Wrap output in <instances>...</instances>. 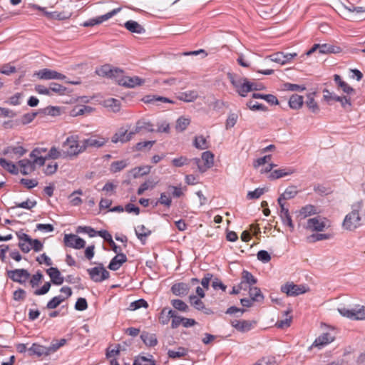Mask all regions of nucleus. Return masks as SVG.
<instances>
[{
	"mask_svg": "<svg viewBox=\"0 0 365 365\" xmlns=\"http://www.w3.org/2000/svg\"><path fill=\"white\" fill-rule=\"evenodd\" d=\"M242 279L241 285L244 283L248 284L250 287L255 284L257 282V279L252 275V273L247 270H244L242 273Z\"/></svg>",
	"mask_w": 365,
	"mask_h": 365,
	"instance_id": "obj_40",
	"label": "nucleus"
},
{
	"mask_svg": "<svg viewBox=\"0 0 365 365\" xmlns=\"http://www.w3.org/2000/svg\"><path fill=\"white\" fill-rule=\"evenodd\" d=\"M173 314V311L171 309L168 310L166 308H164L160 316V322L163 324H168L170 322V319L172 318Z\"/></svg>",
	"mask_w": 365,
	"mask_h": 365,
	"instance_id": "obj_49",
	"label": "nucleus"
},
{
	"mask_svg": "<svg viewBox=\"0 0 365 365\" xmlns=\"http://www.w3.org/2000/svg\"><path fill=\"white\" fill-rule=\"evenodd\" d=\"M291 312V310H287L284 312V315L286 316L284 319L279 320L276 323V327L279 329H284L286 327H289L291 324L292 317H288V314Z\"/></svg>",
	"mask_w": 365,
	"mask_h": 365,
	"instance_id": "obj_47",
	"label": "nucleus"
},
{
	"mask_svg": "<svg viewBox=\"0 0 365 365\" xmlns=\"http://www.w3.org/2000/svg\"><path fill=\"white\" fill-rule=\"evenodd\" d=\"M171 304L173 307L178 310L182 312H187L188 310V306L180 299H173Z\"/></svg>",
	"mask_w": 365,
	"mask_h": 365,
	"instance_id": "obj_61",
	"label": "nucleus"
},
{
	"mask_svg": "<svg viewBox=\"0 0 365 365\" xmlns=\"http://www.w3.org/2000/svg\"><path fill=\"white\" fill-rule=\"evenodd\" d=\"M108 141V139L102 136H91L89 138L83 140L85 150L88 148H99L104 146Z\"/></svg>",
	"mask_w": 365,
	"mask_h": 365,
	"instance_id": "obj_16",
	"label": "nucleus"
},
{
	"mask_svg": "<svg viewBox=\"0 0 365 365\" xmlns=\"http://www.w3.org/2000/svg\"><path fill=\"white\" fill-rule=\"evenodd\" d=\"M120 69L112 68L110 65H103L101 68L96 69V73L99 76L113 78L117 81V78L120 76Z\"/></svg>",
	"mask_w": 365,
	"mask_h": 365,
	"instance_id": "obj_11",
	"label": "nucleus"
},
{
	"mask_svg": "<svg viewBox=\"0 0 365 365\" xmlns=\"http://www.w3.org/2000/svg\"><path fill=\"white\" fill-rule=\"evenodd\" d=\"M63 156L73 158L78 155L85 151L83 140L79 142L78 135H73L68 136L63 143Z\"/></svg>",
	"mask_w": 365,
	"mask_h": 365,
	"instance_id": "obj_2",
	"label": "nucleus"
},
{
	"mask_svg": "<svg viewBox=\"0 0 365 365\" xmlns=\"http://www.w3.org/2000/svg\"><path fill=\"white\" fill-rule=\"evenodd\" d=\"M133 365H155L154 360L152 359V356L148 358L144 356H138L135 358Z\"/></svg>",
	"mask_w": 365,
	"mask_h": 365,
	"instance_id": "obj_45",
	"label": "nucleus"
},
{
	"mask_svg": "<svg viewBox=\"0 0 365 365\" xmlns=\"http://www.w3.org/2000/svg\"><path fill=\"white\" fill-rule=\"evenodd\" d=\"M168 354L173 359L180 358L187 354V350L183 347H179L177 350H169Z\"/></svg>",
	"mask_w": 365,
	"mask_h": 365,
	"instance_id": "obj_58",
	"label": "nucleus"
},
{
	"mask_svg": "<svg viewBox=\"0 0 365 365\" xmlns=\"http://www.w3.org/2000/svg\"><path fill=\"white\" fill-rule=\"evenodd\" d=\"M304 103V99L302 96L294 94L291 96L289 101V106L292 109H299Z\"/></svg>",
	"mask_w": 365,
	"mask_h": 365,
	"instance_id": "obj_36",
	"label": "nucleus"
},
{
	"mask_svg": "<svg viewBox=\"0 0 365 365\" xmlns=\"http://www.w3.org/2000/svg\"><path fill=\"white\" fill-rule=\"evenodd\" d=\"M142 101L145 103L153 104L159 106L161 103H173V101L168 98L155 96V95H147L143 97Z\"/></svg>",
	"mask_w": 365,
	"mask_h": 365,
	"instance_id": "obj_22",
	"label": "nucleus"
},
{
	"mask_svg": "<svg viewBox=\"0 0 365 365\" xmlns=\"http://www.w3.org/2000/svg\"><path fill=\"white\" fill-rule=\"evenodd\" d=\"M148 304L147 302L143 299L136 300L135 302H133L129 305V309L131 311H135L136 309H138L141 307H148Z\"/></svg>",
	"mask_w": 365,
	"mask_h": 365,
	"instance_id": "obj_59",
	"label": "nucleus"
},
{
	"mask_svg": "<svg viewBox=\"0 0 365 365\" xmlns=\"http://www.w3.org/2000/svg\"><path fill=\"white\" fill-rule=\"evenodd\" d=\"M66 343V339H61L59 340H53L49 346H48L49 354L56 352L59 348L64 346Z\"/></svg>",
	"mask_w": 365,
	"mask_h": 365,
	"instance_id": "obj_44",
	"label": "nucleus"
},
{
	"mask_svg": "<svg viewBox=\"0 0 365 365\" xmlns=\"http://www.w3.org/2000/svg\"><path fill=\"white\" fill-rule=\"evenodd\" d=\"M295 172V170L292 168H280L273 170L269 178L271 180L279 179L287 175H292Z\"/></svg>",
	"mask_w": 365,
	"mask_h": 365,
	"instance_id": "obj_29",
	"label": "nucleus"
},
{
	"mask_svg": "<svg viewBox=\"0 0 365 365\" xmlns=\"http://www.w3.org/2000/svg\"><path fill=\"white\" fill-rule=\"evenodd\" d=\"M87 272L91 279L95 282H101L107 279L110 276V273L102 264H99L97 267L88 269Z\"/></svg>",
	"mask_w": 365,
	"mask_h": 365,
	"instance_id": "obj_8",
	"label": "nucleus"
},
{
	"mask_svg": "<svg viewBox=\"0 0 365 365\" xmlns=\"http://www.w3.org/2000/svg\"><path fill=\"white\" fill-rule=\"evenodd\" d=\"M137 237L143 242L145 241L147 237L151 234V231L144 225H139L135 229Z\"/></svg>",
	"mask_w": 365,
	"mask_h": 365,
	"instance_id": "obj_34",
	"label": "nucleus"
},
{
	"mask_svg": "<svg viewBox=\"0 0 365 365\" xmlns=\"http://www.w3.org/2000/svg\"><path fill=\"white\" fill-rule=\"evenodd\" d=\"M26 153V150L21 145H16L8 146L3 151V154L9 158H20Z\"/></svg>",
	"mask_w": 365,
	"mask_h": 365,
	"instance_id": "obj_21",
	"label": "nucleus"
},
{
	"mask_svg": "<svg viewBox=\"0 0 365 365\" xmlns=\"http://www.w3.org/2000/svg\"><path fill=\"white\" fill-rule=\"evenodd\" d=\"M334 340V336H333L331 333H323L315 339L313 343V346L321 349L324 346L332 342Z\"/></svg>",
	"mask_w": 365,
	"mask_h": 365,
	"instance_id": "obj_24",
	"label": "nucleus"
},
{
	"mask_svg": "<svg viewBox=\"0 0 365 365\" xmlns=\"http://www.w3.org/2000/svg\"><path fill=\"white\" fill-rule=\"evenodd\" d=\"M361 208V202H358L352 205L351 211L345 216L343 221L344 229L352 231L361 225V217L359 213Z\"/></svg>",
	"mask_w": 365,
	"mask_h": 365,
	"instance_id": "obj_1",
	"label": "nucleus"
},
{
	"mask_svg": "<svg viewBox=\"0 0 365 365\" xmlns=\"http://www.w3.org/2000/svg\"><path fill=\"white\" fill-rule=\"evenodd\" d=\"M252 97L254 98H261L265 100L267 103L272 105H277L279 104V101L275 96L272 94H259V93H253Z\"/></svg>",
	"mask_w": 365,
	"mask_h": 365,
	"instance_id": "obj_41",
	"label": "nucleus"
},
{
	"mask_svg": "<svg viewBox=\"0 0 365 365\" xmlns=\"http://www.w3.org/2000/svg\"><path fill=\"white\" fill-rule=\"evenodd\" d=\"M50 93H55L58 95H63L66 91V88L57 83H51L49 84Z\"/></svg>",
	"mask_w": 365,
	"mask_h": 365,
	"instance_id": "obj_53",
	"label": "nucleus"
},
{
	"mask_svg": "<svg viewBox=\"0 0 365 365\" xmlns=\"http://www.w3.org/2000/svg\"><path fill=\"white\" fill-rule=\"evenodd\" d=\"M230 324L237 331L245 333L252 329L256 324V322L235 319L232 320Z\"/></svg>",
	"mask_w": 365,
	"mask_h": 365,
	"instance_id": "obj_18",
	"label": "nucleus"
},
{
	"mask_svg": "<svg viewBox=\"0 0 365 365\" xmlns=\"http://www.w3.org/2000/svg\"><path fill=\"white\" fill-rule=\"evenodd\" d=\"M66 299V297H63V296L54 297L47 303L46 307L49 309H55Z\"/></svg>",
	"mask_w": 365,
	"mask_h": 365,
	"instance_id": "obj_56",
	"label": "nucleus"
},
{
	"mask_svg": "<svg viewBox=\"0 0 365 365\" xmlns=\"http://www.w3.org/2000/svg\"><path fill=\"white\" fill-rule=\"evenodd\" d=\"M158 203L170 207L172 204V199L170 192H162L156 204Z\"/></svg>",
	"mask_w": 365,
	"mask_h": 365,
	"instance_id": "obj_54",
	"label": "nucleus"
},
{
	"mask_svg": "<svg viewBox=\"0 0 365 365\" xmlns=\"http://www.w3.org/2000/svg\"><path fill=\"white\" fill-rule=\"evenodd\" d=\"M317 213V209L312 205H307L299 210V215L304 218Z\"/></svg>",
	"mask_w": 365,
	"mask_h": 365,
	"instance_id": "obj_43",
	"label": "nucleus"
},
{
	"mask_svg": "<svg viewBox=\"0 0 365 365\" xmlns=\"http://www.w3.org/2000/svg\"><path fill=\"white\" fill-rule=\"evenodd\" d=\"M237 119H238V115L237 113H230L227 118L226 123H225L226 129H230V128L234 127V125L236 124V123L237 121Z\"/></svg>",
	"mask_w": 365,
	"mask_h": 365,
	"instance_id": "obj_62",
	"label": "nucleus"
},
{
	"mask_svg": "<svg viewBox=\"0 0 365 365\" xmlns=\"http://www.w3.org/2000/svg\"><path fill=\"white\" fill-rule=\"evenodd\" d=\"M47 274L49 275L51 282L56 285H61L63 282V277L56 267H50L46 269Z\"/></svg>",
	"mask_w": 365,
	"mask_h": 365,
	"instance_id": "obj_28",
	"label": "nucleus"
},
{
	"mask_svg": "<svg viewBox=\"0 0 365 365\" xmlns=\"http://www.w3.org/2000/svg\"><path fill=\"white\" fill-rule=\"evenodd\" d=\"M30 355H36L38 356H41L43 355L48 356L50 355L48 349V346H43L37 344H34L29 349H28Z\"/></svg>",
	"mask_w": 365,
	"mask_h": 365,
	"instance_id": "obj_30",
	"label": "nucleus"
},
{
	"mask_svg": "<svg viewBox=\"0 0 365 365\" xmlns=\"http://www.w3.org/2000/svg\"><path fill=\"white\" fill-rule=\"evenodd\" d=\"M189 300L192 306L196 309L203 312L206 314H210L212 313L210 309L206 308L203 302L195 295H190Z\"/></svg>",
	"mask_w": 365,
	"mask_h": 365,
	"instance_id": "obj_26",
	"label": "nucleus"
},
{
	"mask_svg": "<svg viewBox=\"0 0 365 365\" xmlns=\"http://www.w3.org/2000/svg\"><path fill=\"white\" fill-rule=\"evenodd\" d=\"M1 168H4L11 174H17L19 169L15 164L8 162L5 159L1 158Z\"/></svg>",
	"mask_w": 365,
	"mask_h": 365,
	"instance_id": "obj_50",
	"label": "nucleus"
},
{
	"mask_svg": "<svg viewBox=\"0 0 365 365\" xmlns=\"http://www.w3.org/2000/svg\"><path fill=\"white\" fill-rule=\"evenodd\" d=\"M64 243L67 247L75 249H81L86 245L84 240L74 234L65 235Z\"/></svg>",
	"mask_w": 365,
	"mask_h": 365,
	"instance_id": "obj_15",
	"label": "nucleus"
},
{
	"mask_svg": "<svg viewBox=\"0 0 365 365\" xmlns=\"http://www.w3.org/2000/svg\"><path fill=\"white\" fill-rule=\"evenodd\" d=\"M194 145L196 148L200 150H205L208 148L206 138L202 135L195 137Z\"/></svg>",
	"mask_w": 365,
	"mask_h": 365,
	"instance_id": "obj_55",
	"label": "nucleus"
},
{
	"mask_svg": "<svg viewBox=\"0 0 365 365\" xmlns=\"http://www.w3.org/2000/svg\"><path fill=\"white\" fill-rule=\"evenodd\" d=\"M271 61L279 63L280 65H284V52H277L272 53L267 57Z\"/></svg>",
	"mask_w": 365,
	"mask_h": 365,
	"instance_id": "obj_52",
	"label": "nucleus"
},
{
	"mask_svg": "<svg viewBox=\"0 0 365 365\" xmlns=\"http://www.w3.org/2000/svg\"><path fill=\"white\" fill-rule=\"evenodd\" d=\"M298 193V190L295 186L288 187L284 192L279 196L277 200L278 202L285 201L294 198Z\"/></svg>",
	"mask_w": 365,
	"mask_h": 365,
	"instance_id": "obj_31",
	"label": "nucleus"
},
{
	"mask_svg": "<svg viewBox=\"0 0 365 365\" xmlns=\"http://www.w3.org/2000/svg\"><path fill=\"white\" fill-rule=\"evenodd\" d=\"M8 275L13 281L19 283L25 282L30 277V274L28 271L24 269L9 271Z\"/></svg>",
	"mask_w": 365,
	"mask_h": 365,
	"instance_id": "obj_20",
	"label": "nucleus"
},
{
	"mask_svg": "<svg viewBox=\"0 0 365 365\" xmlns=\"http://www.w3.org/2000/svg\"><path fill=\"white\" fill-rule=\"evenodd\" d=\"M61 158H66V156H63V150L61 152L55 146L52 147L48 152V154L45 156L46 160V159L56 160V159H58Z\"/></svg>",
	"mask_w": 365,
	"mask_h": 365,
	"instance_id": "obj_42",
	"label": "nucleus"
},
{
	"mask_svg": "<svg viewBox=\"0 0 365 365\" xmlns=\"http://www.w3.org/2000/svg\"><path fill=\"white\" fill-rule=\"evenodd\" d=\"M35 76L41 80H64L66 78L65 75L48 68L39 70L35 73Z\"/></svg>",
	"mask_w": 365,
	"mask_h": 365,
	"instance_id": "obj_10",
	"label": "nucleus"
},
{
	"mask_svg": "<svg viewBox=\"0 0 365 365\" xmlns=\"http://www.w3.org/2000/svg\"><path fill=\"white\" fill-rule=\"evenodd\" d=\"M19 165L21 168V173L23 175H29L32 173L38 165L37 163H34V160L23 159L19 162Z\"/></svg>",
	"mask_w": 365,
	"mask_h": 365,
	"instance_id": "obj_25",
	"label": "nucleus"
},
{
	"mask_svg": "<svg viewBox=\"0 0 365 365\" xmlns=\"http://www.w3.org/2000/svg\"><path fill=\"white\" fill-rule=\"evenodd\" d=\"M47 151L45 148H36L32 150L30 153V158L34 160V163H37L38 166L44 165L46 158L42 156V154Z\"/></svg>",
	"mask_w": 365,
	"mask_h": 365,
	"instance_id": "obj_23",
	"label": "nucleus"
},
{
	"mask_svg": "<svg viewBox=\"0 0 365 365\" xmlns=\"http://www.w3.org/2000/svg\"><path fill=\"white\" fill-rule=\"evenodd\" d=\"M127 261V257L123 253H118L110 261L108 268L110 270H118Z\"/></svg>",
	"mask_w": 365,
	"mask_h": 365,
	"instance_id": "obj_27",
	"label": "nucleus"
},
{
	"mask_svg": "<svg viewBox=\"0 0 365 365\" xmlns=\"http://www.w3.org/2000/svg\"><path fill=\"white\" fill-rule=\"evenodd\" d=\"M140 338L145 344L149 346H154L158 343L157 338L154 334L143 331L140 335Z\"/></svg>",
	"mask_w": 365,
	"mask_h": 365,
	"instance_id": "obj_35",
	"label": "nucleus"
},
{
	"mask_svg": "<svg viewBox=\"0 0 365 365\" xmlns=\"http://www.w3.org/2000/svg\"><path fill=\"white\" fill-rule=\"evenodd\" d=\"M228 78L232 86L235 88L236 91L242 97H245L249 92L252 91V89H256V88L254 87L255 83L250 82L245 78L228 73Z\"/></svg>",
	"mask_w": 365,
	"mask_h": 365,
	"instance_id": "obj_3",
	"label": "nucleus"
},
{
	"mask_svg": "<svg viewBox=\"0 0 365 365\" xmlns=\"http://www.w3.org/2000/svg\"><path fill=\"white\" fill-rule=\"evenodd\" d=\"M142 130H146L149 132H153L154 130L153 128V125L150 122L145 121H138L136 123V126L135 127L133 131L135 135L140 133Z\"/></svg>",
	"mask_w": 365,
	"mask_h": 365,
	"instance_id": "obj_38",
	"label": "nucleus"
},
{
	"mask_svg": "<svg viewBox=\"0 0 365 365\" xmlns=\"http://www.w3.org/2000/svg\"><path fill=\"white\" fill-rule=\"evenodd\" d=\"M193 160L197 166L199 171L203 173L213 166L214 155L210 151H205L202 153L201 159L195 158Z\"/></svg>",
	"mask_w": 365,
	"mask_h": 365,
	"instance_id": "obj_7",
	"label": "nucleus"
},
{
	"mask_svg": "<svg viewBox=\"0 0 365 365\" xmlns=\"http://www.w3.org/2000/svg\"><path fill=\"white\" fill-rule=\"evenodd\" d=\"M118 84L126 88H134L137 86H141L145 81L138 76H128L123 75V71H120V76L117 78Z\"/></svg>",
	"mask_w": 365,
	"mask_h": 365,
	"instance_id": "obj_9",
	"label": "nucleus"
},
{
	"mask_svg": "<svg viewBox=\"0 0 365 365\" xmlns=\"http://www.w3.org/2000/svg\"><path fill=\"white\" fill-rule=\"evenodd\" d=\"M125 27L129 31L138 34H143L145 31V29L140 24H139L137 21L132 20L126 21L125 23Z\"/></svg>",
	"mask_w": 365,
	"mask_h": 365,
	"instance_id": "obj_32",
	"label": "nucleus"
},
{
	"mask_svg": "<svg viewBox=\"0 0 365 365\" xmlns=\"http://www.w3.org/2000/svg\"><path fill=\"white\" fill-rule=\"evenodd\" d=\"M157 183H158L157 182H154L153 180H148V181L145 182L138 188V190L137 191L138 195H140L143 194V192L145 190H147L150 188H153L156 185Z\"/></svg>",
	"mask_w": 365,
	"mask_h": 365,
	"instance_id": "obj_60",
	"label": "nucleus"
},
{
	"mask_svg": "<svg viewBox=\"0 0 365 365\" xmlns=\"http://www.w3.org/2000/svg\"><path fill=\"white\" fill-rule=\"evenodd\" d=\"M29 7L41 11L44 13L45 16L49 19H57V20H64L67 19L70 17V14H66L65 13H60L57 11L48 12L45 10V8L41 7L37 4H29Z\"/></svg>",
	"mask_w": 365,
	"mask_h": 365,
	"instance_id": "obj_17",
	"label": "nucleus"
},
{
	"mask_svg": "<svg viewBox=\"0 0 365 365\" xmlns=\"http://www.w3.org/2000/svg\"><path fill=\"white\" fill-rule=\"evenodd\" d=\"M37 115V113H26L24 115L21 116V119L19 120V125H26L28 124L34 120V119L36 118Z\"/></svg>",
	"mask_w": 365,
	"mask_h": 365,
	"instance_id": "obj_63",
	"label": "nucleus"
},
{
	"mask_svg": "<svg viewBox=\"0 0 365 365\" xmlns=\"http://www.w3.org/2000/svg\"><path fill=\"white\" fill-rule=\"evenodd\" d=\"M127 166L125 160L115 161L111 163L110 170L113 173L119 172Z\"/></svg>",
	"mask_w": 365,
	"mask_h": 365,
	"instance_id": "obj_64",
	"label": "nucleus"
},
{
	"mask_svg": "<svg viewBox=\"0 0 365 365\" xmlns=\"http://www.w3.org/2000/svg\"><path fill=\"white\" fill-rule=\"evenodd\" d=\"M120 10H121V8L114 9L112 11H110V12H108L104 15L100 16L97 17L96 19H90L88 21L83 22L82 26L84 27H88V26H93L94 25L101 24L102 22L106 21L108 20L109 19L112 18L113 16L117 14Z\"/></svg>",
	"mask_w": 365,
	"mask_h": 365,
	"instance_id": "obj_13",
	"label": "nucleus"
},
{
	"mask_svg": "<svg viewBox=\"0 0 365 365\" xmlns=\"http://www.w3.org/2000/svg\"><path fill=\"white\" fill-rule=\"evenodd\" d=\"M190 120L189 118L180 117L177 120L175 129L180 132L185 130L189 125Z\"/></svg>",
	"mask_w": 365,
	"mask_h": 365,
	"instance_id": "obj_51",
	"label": "nucleus"
},
{
	"mask_svg": "<svg viewBox=\"0 0 365 365\" xmlns=\"http://www.w3.org/2000/svg\"><path fill=\"white\" fill-rule=\"evenodd\" d=\"M173 293L176 296H184L188 293L189 286L183 282L175 284L172 288Z\"/></svg>",
	"mask_w": 365,
	"mask_h": 365,
	"instance_id": "obj_33",
	"label": "nucleus"
},
{
	"mask_svg": "<svg viewBox=\"0 0 365 365\" xmlns=\"http://www.w3.org/2000/svg\"><path fill=\"white\" fill-rule=\"evenodd\" d=\"M339 51V48L335 47L330 44H314L307 53V56H310L311 54L318 52L319 53H337Z\"/></svg>",
	"mask_w": 365,
	"mask_h": 365,
	"instance_id": "obj_14",
	"label": "nucleus"
},
{
	"mask_svg": "<svg viewBox=\"0 0 365 365\" xmlns=\"http://www.w3.org/2000/svg\"><path fill=\"white\" fill-rule=\"evenodd\" d=\"M198 97L197 92L195 91H189L181 93L178 96L179 99L185 102H192Z\"/></svg>",
	"mask_w": 365,
	"mask_h": 365,
	"instance_id": "obj_39",
	"label": "nucleus"
},
{
	"mask_svg": "<svg viewBox=\"0 0 365 365\" xmlns=\"http://www.w3.org/2000/svg\"><path fill=\"white\" fill-rule=\"evenodd\" d=\"M16 235L19 240V246L22 252L27 253L32 250V238L24 232H16Z\"/></svg>",
	"mask_w": 365,
	"mask_h": 365,
	"instance_id": "obj_19",
	"label": "nucleus"
},
{
	"mask_svg": "<svg viewBox=\"0 0 365 365\" xmlns=\"http://www.w3.org/2000/svg\"><path fill=\"white\" fill-rule=\"evenodd\" d=\"M339 313L344 317L352 320H365V307L356 304L354 307L349 309L344 307L337 309Z\"/></svg>",
	"mask_w": 365,
	"mask_h": 365,
	"instance_id": "obj_4",
	"label": "nucleus"
},
{
	"mask_svg": "<svg viewBox=\"0 0 365 365\" xmlns=\"http://www.w3.org/2000/svg\"><path fill=\"white\" fill-rule=\"evenodd\" d=\"M104 105L106 107L111 108L113 112L120 110V101L117 99L108 98L104 101Z\"/></svg>",
	"mask_w": 365,
	"mask_h": 365,
	"instance_id": "obj_48",
	"label": "nucleus"
},
{
	"mask_svg": "<svg viewBox=\"0 0 365 365\" xmlns=\"http://www.w3.org/2000/svg\"><path fill=\"white\" fill-rule=\"evenodd\" d=\"M330 227L329 221L320 216L309 218L307 221L305 228L312 232H322Z\"/></svg>",
	"mask_w": 365,
	"mask_h": 365,
	"instance_id": "obj_5",
	"label": "nucleus"
},
{
	"mask_svg": "<svg viewBox=\"0 0 365 365\" xmlns=\"http://www.w3.org/2000/svg\"><path fill=\"white\" fill-rule=\"evenodd\" d=\"M281 292L289 297H297L309 291V287L304 284H296L292 282H288L281 287Z\"/></svg>",
	"mask_w": 365,
	"mask_h": 365,
	"instance_id": "obj_6",
	"label": "nucleus"
},
{
	"mask_svg": "<svg viewBox=\"0 0 365 365\" xmlns=\"http://www.w3.org/2000/svg\"><path fill=\"white\" fill-rule=\"evenodd\" d=\"M306 105L309 109L314 113H317L319 111V108L317 103L314 101L313 94L307 95V100Z\"/></svg>",
	"mask_w": 365,
	"mask_h": 365,
	"instance_id": "obj_46",
	"label": "nucleus"
},
{
	"mask_svg": "<svg viewBox=\"0 0 365 365\" xmlns=\"http://www.w3.org/2000/svg\"><path fill=\"white\" fill-rule=\"evenodd\" d=\"M331 237L330 234H312L307 237L309 242H315L317 241L329 240Z\"/></svg>",
	"mask_w": 365,
	"mask_h": 365,
	"instance_id": "obj_57",
	"label": "nucleus"
},
{
	"mask_svg": "<svg viewBox=\"0 0 365 365\" xmlns=\"http://www.w3.org/2000/svg\"><path fill=\"white\" fill-rule=\"evenodd\" d=\"M249 294L250 298H252V300L255 302H262L264 299V296L262 294L260 289L257 287H250Z\"/></svg>",
	"mask_w": 365,
	"mask_h": 365,
	"instance_id": "obj_37",
	"label": "nucleus"
},
{
	"mask_svg": "<svg viewBox=\"0 0 365 365\" xmlns=\"http://www.w3.org/2000/svg\"><path fill=\"white\" fill-rule=\"evenodd\" d=\"M133 135H135L133 130L128 133V130L126 129H125L124 128H120L112 136L111 141L113 143H125L130 141L133 137Z\"/></svg>",
	"mask_w": 365,
	"mask_h": 365,
	"instance_id": "obj_12",
	"label": "nucleus"
}]
</instances>
